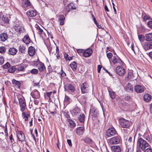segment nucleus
<instances>
[{
	"label": "nucleus",
	"instance_id": "nucleus-1",
	"mask_svg": "<svg viewBox=\"0 0 152 152\" xmlns=\"http://www.w3.org/2000/svg\"><path fill=\"white\" fill-rule=\"evenodd\" d=\"M148 143L144 139L139 137L137 139V148L141 150H145L146 148L148 147Z\"/></svg>",
	"mask_w": 152,
	"mask_h": 152
},
{
	"label": "nucleus",
	"instance_id": "nucleus-2",
	"mask_svg": "<svg viewBox=\"0 0 152 152\" xmlns=\"http://www.w3.org/2000/svg\"><path fill=\"white\" fill-rule=\"evenodd\" d=\"M120 126L123 128H128L130 126L129 121L122 118L119 119Z\"/></svg>",
	"mask_w": 152,
	"mask_h": 152
},
{
	"label": "nucleus",
	"instance_id": "nucleus-3",
	"mask_svg": "<svg viewBox=\"0 0 152 152\" xmlns=\"http://www.w3.org/2000/svg\"><path fill=\"white\" fill-rule=\"evenodd\" d=\"M18 99L20 107V110L22 112H23L25 110L26 107L25 100L24 98H22L20 96H18Z\"/></svg>",
	"mask_w": 152,
	"mask_h": 152
},
{
	"label": "nucleus",
	"instance_id": "nucleus-4",
	"mask_svg": "<svg viewBox=\"0 0 152 152\" xmlns=\"http://www.w3.org/2000/svg\"><path fill=\"white\" fill-rule=\"evenodd\" d=\"M89 86L86 82L82 84L80 86V88L82 93L83 94L86 93L88 92Z\"/></svg>",
	"mask_w": 152,
	"mask_h": 152
},
{
	"label": "nucleus",
	"instance_id": "nucleus-5",
	"mask_svg": "<svg viewBox=\"0 0 152 152\" xmlns=\"http://www.w3.org/2000/svg\"><path fill=\"white\" fill-rule=\"evenodd\" d=\"M121 140L120 137L116 136L110 138L109 140V142L112 145L117 144L120 142Z\"/></svg>",
	"mask_w": 152,
	"mask_h": 152
},
{
	"label": "nucleus",
	"instance_id": "nucleus-6",
	"mask_svg": "<svg viewBox=\"0 0 152 152\" xmlns=\"http://www.w3.org/2000/svg\"><path fill=\"white\" fill-rule=\"evenodd\" d=\"M115 71L118 75L121 76L124 75L126 73L125 69L119 66L116 67L115 68Z\"/></svg>",
	"mask_w": 152,
	"mask_h": 152
},
{
	"label": "nucleus",
	"instance_id": "nucleus-7",
	"mask_svg": "<svg viewBox=\"0 0 152 152\" xmlns=\"http://www.w3.org/2000/svg\"><path fill=\"white\" fill-rule=\"evenodd\" d=\"M117 133L115 129L113 128L108 129L106 132V135L109 137L114 136Z\"/></svg>",
	"mask_w": 152,
	"mask_h": 152
},
{
	"label": "nucleus",
	"instance_id": "nucleus-8",
	"mask_svg": "<svg viewBox=\"0 0 152 152\" xmlns=\"http://www.w3.org/2000/svg\"><path fill=\"white\" fill-rule=\"evenodd\" d=\"M64 88L65 91H70L72 92H74L75 90V88L74 86L70 84L66 83L65 84Z\"/></svg>",
	"mask_w": 152,
	"mask_h": 152
},
{
	"label": "nucleus",
	"instance_id": "nucleus-9",
	"mask_svg": "<svg viewBox=\"0 0 152 152\" xmlns=\"http://www.w3.org/2000/svg\"><path fill=\"white\" fill-rule=\"evenodd\" d=\"M31 94L32 97L34 99H38L40 96V93L37 89L33 91L31 93Z\"/></svg>",
	"mask_w": 152,
	"mask_h": 152
},
{
	"label": "nucleus",
	"instance_id": "nucleus-10",
	"mask_svg": "<svg viewBox=\"0 0 152 152\" xmlns=\"http://www.w3.org/2000/svg\"><path fill=\"white\" fill-rule=\"evenodd\" d=\"M81 110L77 106H76L72 110V113L73 115L77 116L80 113Z\"/></svg>",
	"mask_w": 152,
	"mask_h": 152
},
{
	"label": "nucleus",
	"instance_id": "nucleus-11",
	"mask_svg": "<svg viewBox=\"0 0 152 152\" xmlns=\"http://www.w3.org/2000/svg\"><path fill=\"white\" fill-rule=\"evenodd\" d=\"M92 53V50L91 48H89L86 50H84L83 56L84 57H88L91 56Z\"/></svg>",
	"mask_w": 152,
	"mask_h": 152
},
{
	"label": "nucleus",
	"instance_id": "nucleus-12",
	"mask_svg": "<svg viewBox=\"0 0 152 152\" xmlns=\"http://www.w3.org/2000/svg\"><path fill=\"white\" fill-rule=\"evenodd\" d=\"M99 112L94 108L92 107L90 111L89 115L94 117H96L98 114Z\"/></svg>",
	"mask_w": 152,
	"mask_h": 152
},
{
	"label": "nucleus",
	"instance_id": "nucleus-13",
	"mask_svg": "<svg viewBox=\"0 0 152 152\" xmlns=\"http://www.w3.org/2000/svg\"><path fill=\"white\" fill-rule=\"evenodd\" d=\"M143 47L145 50H148L152 49V42H145Z\"/></svg>",
	"mask_w": 152,
	"mask_h": 152
},
{
	"label": "nucleus",
	"instance_id": "nucleus-14",
	"mask_svg": "<svg viewBox=\"0 0 152 152\" xmlns=\"http://www.w3.org/2000/svg\"><path fill=\"white\" fill-rule=\"evenodd\" d=\"M135 91L138 93H142L144 91L143 87L140 85H137L134 88Z\"/></svg>",
	"mask_w": 152,
	"mask_h": 152
},
{
	"label": "nucleus",
	"instance_id": "nucleus-15",
	"mask_svg": "<svg viewBox=\"0 0 152 152\" xmlns=\"http://www.w3.org/2000/svg\"><path fill=\"white\" fill-rule=\"evenodd\" d=\"M109 59L110 61V62L111 61H112V62L114 64H116L118 63V62H119L120 61L121 62L120 64L122 63V64H123V62H122V60L120 59L119 58H118L117 59L116 58H108Z\"/></svg>",
	"mask_w": 152,
	"mask_h": 152
},
{
	"label": "nucleus",
	"instance_id": "nucleus-16",
	"mask_svg": "<svg viewBox=\"0 0 152 152\" xmlns=\"http://www.w3.org/2000/svg\"><path fill=\"white\" fill-rule=\"evenodd\" d=\"M13 28L17 32L19 33L23 32V28L22 26L18 25L14 26Z\"/></svg>",
	"mask_w": 152,
	"mask_h": 152
},
{
	"label": "nucleus",
	"instance_id": "nucleus-17",
	"mask_svg": "<svg viewBox=\"0 0 152 152\" xmlns=\"http://www.w3.org/2000/svg\"><path fill=\"white\" fill-rule=\"evenodd\" d=\"M27 15L30 17H35L37 14V12L35 10H31L27 12Z\"/></svg>",
	"mask_w": 152,
	"mask_h": 152
},
{
	"label": "nucleus",
	"instance_id": "nucleus-18",
	"mask_svg": "<svg viewBox=\"0 0 152 152\" xmlns=\"http://www.w3.org/2000/svg\"><path fill=\"white\" fill-rule=\"evenodd\" d=\"M111 149L113 152H121V149L118 145L112 146Z\"/></svg>",
	"mask_w": 152,
	"mask_h": 152
},
{
	"label": "nucleus",
	"instance_id": "nucleus-19",
	"mask_svg": "<svg viewBox=\"0 0 152 152\" xmlns=\"http://www.w3.org/2000/svg\"><path fill=\"white\" fill-rule=\"evenodd\" d=\"M17 137L19 141L21 142H23L25 140V137L23 132H20L18 133Z\"/></svg>",
	"mask_w": 152,
	"mask_h": 152
},
{
	"label": "nucleus",
	"instance_id": "nucleus-20",
	"mask_svg": "<svg viewBox=\"0 0 152 152\" xmlns=\"http://www.w3.org/2000/svg\"><path fill=\"white\" fill-rule=\"evenodd\" d=\"M152 98V97L151 95L148 94H146L144 96L143 99L145 102H147L151 100Z\"/></svg>",
	"mask_w": 152,
	"mask_h": 152
},
{
	"label": "nucleus",
	"instance_id": "nucleus-21",
	"mask_svg": "<svg viewBox=\"0 0 152 152\" xmlns=\"http://www.w3.org/2000/svg\"><path fill=\"white\" fill-rule=\"evenodd\" d=\"M35 52V48L32 46H30L28 49V53L29 56H34Z\"/></svg>",
	"mask_w": 152,
	"mask_h": 152
},
{
	"label": "nucleus",
	"instance_id": "nucleus-22",
	"mask_svg": "<svg viewBox=\"0 0 152 152\" xmlns=\"http://www.w3.org/2000/svg\"><path fill=\"white\" fill-rule=\"evenodd\" d=\"M135 136L134 137V139L132 140V137H129L128 139V141L127 142V145H131L133 147L134 144Z\"/></svg>",
	"mask_w": 152,
	"mask_h": 152
},
{
	"label": "nucleus",
	"instance_id": "nucleus-23",
	"mask_svg": "<svg viewBox=\"0 0 152 152\" xmlns=\"http://www.w3.org/2000/svg\"><path fill=\"white\" fill-rule=\"evenodd\" d=\"M8 38V35L6 33H3L0 35V39L2 42L6 41Z\"/></svg>",
	"mask_w": 152,
	"mask_h": 152
},
{
	"label": "nucleus",
	"instance_id": "nucleus-24",
	"mask_svg": "<svg viewBox=\"0 0 152 152\" xmlns=\"http://www.w3.org/2000/svg\"><path fill=\"white\" fill-rule=\"evenodd\" d=\"M84 128L83 127H79L76 130L77 134L79 135L82 134L84 132Z\"/></svg>",
	"mask_w": 152,
	"mask_h": 152
},
{
	"label": "nucleus",
	"instance_id": "nucleus-25",
	"mask_svg": "<svg viewBox=\"0 0 152 152\" xmlns=\"http://www.w3.org/2000/svg\"><path fill=\"white\" fill-rule=\"evenodd\" d=\"M18 51L15 48H10L9 50L8 53L14 56L16 54Z\"/></svg>",
	"mask_w": 152,
	"mask_h": 152
},
{
	"label": "nucleus",
	"instance_id": "nucleus-26",
	"mask_svg": "<svg viewBox=\"0 0 152 152\" xmlns=\"http://www.w3.org/2000/svg\"><path fill=\"white\" fill-rule=\"evenodd\" d=\"M144 39L147 41H151L152 40V34L149 33L146 34L144 36Z\"/></svg>",
	"mask_w": 152,
	"mask_h": 152
},
{
	"label": "nucleus",
	"instance_id": "nucleus-27",
	"mask_svg": "<svg viewBox=\"0 0 152 152\" xmlns=\"http://www.w3.org/2000/svg\"><path fill=\"white\" fill-rule=\"evenodd\" d=\"M125 89L128 92H132L133 91V87L132 84L129 83L126 85Z\"/></svg>",
	"mask_w": 152,
	"mask_h": 152
},
{
	"label": "nucleus",
	"instance_id": "nucleus-28",
	"mask_svg": "<svg viewBox=\"0 0 152 152\" xmlns=\"http://www.w3.org/2000/svg\"><path fill=\"white\" fill-rule=\"evenodd\" d=\"M23 41L27 45L31 42V40L28 35L25 36L23 39Z\"/></svg>",
	"mask_w": 152,
	"mask_h": 152
},
{
	"label": "nucleus",
	"instance_id": "nucleus-29",
	"mask_svg": "<svg viewBox=\"0 0 152 152\" xmlns=\"http://www.w3.org/2000/svg\"><path fill=\"white\" fill-rule=\"evenodd\" d=\"M85 116L83 114H81L78 117L79 121L81 123L84 122Z\"/></svg>",
	"mask_w": 152,
	"mask_h": 152
},
{
	"label": "nucleus",
	"instance_id": "nucleus-30",
	"mask_svg": "<svg viewBox=\"0 0 152 152\" xmlns=\"http://www.w3.org/2000/svg\"><path fill=\"white\" fill-rule=\"evenodd\" d=\"M12 83L17 88H20L21 85L19 81L14 79L12 81Z\"/></svg>",
	"mask_w": 152,
	"mask_h": 152
},
{
	"label": "nucleus",
	"instance_id": "nucleus-31",
	"mask_svg": "<svg viewBox=\"0 0 152 152\" xmlns=\"http://www.w3.org/2000/svg\"><path fill=\"white\" fill-rule=\"evenodd\" d=\"M70 66L73 71H75L77 69V65L75 61H73L70 64Z\"/></svg>",
	"mask_w": 152,
	"mask_h": 152
},
{
	"label": "nucleus",
	"instance_id": "nucleus-32",
	"mask_svg": "<svg viewBox=\"0 0 152 152\" xmlns=\"http://www.w3.org/2000/svg\"><path fill=\"white\" fill-rule=\"evenodd\" d=\"M39 71L42 72L45 69V67L44 64L41 62L38 66Z\"/></svg>",
	"mask_w": 152,
	"mask_h": 152
},
{
	"label": "nucleus",
	"instance_id": "nucleus-33",
	"mask_svg": "<svg viewBox=\"0 0 152 152\" xmlns=\"http://www.w3.org/2000/svg\"><path fill=\"white\" fill-rule=\"evenodd\" d=\"M65 20V17L63 15H60L59 16V20L60 21V25H61L64 24V21Z\"/></svg>",
	"mask_w": 152,
	"mask_h": 152
},
{
	"label": "nucleus",
	"instance_id": "nucleus-34",
	"mask_svg": "<svg viewBox=\"0 0 152 152\" xmlns=\"http://www.w3.org/2000/svg\"><path fill=\"white\" fill-rule=\"evenodd\" d=\"M83 140L85 143L88 144H92L93 143V140L89 137H86Z\"/></svg>",
	"mask_w": 152,
	"mask_h": 152
},
{
	"label": "nucleus",
	"instance_id": "nucleus-35",
	"mask_svg": "<svg viewBox=\"0 0 152 152\" xmlns=\"http://www.w3.org/2000/svg\"><path fill=\"white\" fill-rule=\"evenodd\" d=\"M19 50L22 53H25L26 50L25 47L23 45H20L19 47Z\"/></svg>",
	"mask_w": 152,
	"mask_h": 152
},
{
	"label": "nucleus",
	"instance_id": "nucleus-36",
	"mask_svg": "<svg viewBox=\"0 0 152 152\" xmlns=\"http://www.w3.org/2000/svg\"><path fill=\"white\" fill-rule=\"evenodd\" d=\"M16 72L19 71H23L25 69L24 67L22 66H16Z\"/></svg>",
	"mask_w": 152,
	"mask_h": 152
},
{
	"label": "nucleus",
	"instance_id": "nucleus-37",
	"mask_svg": "<svg viewBox=\"0 0 152 152\" xmlns=\"http://www.w3.org/2000/svg\"><path fill=\"white\" fill-rule=\"evenodd\" d=\"M108 92L110 96L111 99H115L116 96V95L115 92L113 91H111L109 90H108Z\"/></svg>",
	"mask_w": 152,
	"mask_h": 152
},
{
	"label": "nucleus",
	"instance_id": "nucleus-38",
	"mask_svg": "<svg viewBox=\"0 0 152 152\" xmlns=\"http://www.w3.org/2000/svg\"><path fill=\"white\" fill-rule=\"evenodd\" d=\"M36 28L39 34H42L43 30L40 28L38 25L36 24Z\"/></svg>",
	"mask_w": 152,
	"mask_h": 152
},
{
	"label": "nucleus",
	"instance_id": "nucleus-39",
	"mask_svg": "<svg viewBox=\"0 0 152 152\" xmlns=\"http://www.w3.org/2000/svg\"><path fill=\"white\" fill-rule=\"evenodd\" d=\"M68 121L71 126L72 127H74L75 126L76 124L74 121L70 119H68Z\"/></svg>",
	"mask_w": 152,
	"mask_h": 152
},
{
	"label": "nucleus",
	"instance_id": "nucleus-40",
	"mask_svg": "<svg viewBox=\"0 0 152 152\" xmlns=\"http://www.w3.org/2000/svg\"><path fill=\"white\" fill-rule=\"evenodd\" d=\"M8 71L9 72L11 73L14 72L15 71H16V66H12L8 69Z\"/></svg>",
	"mask_w": 152,
	"mask_h": 152
},
{
	"label": "nucleus",
	"instance_id": "nucleus-41",
	"mask_svg": "<svg viewBox=\"0 0 152 152\" xmlns=\"http://www.w3.org/2000/svg\"><path fill=\"white\" fill-rule=\"evenodd\" d=\"M22 114L23 118H25V120L27 121L28 120V117L30 116L29 114H26L25 112H23Z\"/></svg>",
	"mask_w": 152,
	"mask_h": 152
},
{
	"label": "nucleus",
	"instance_id": "nucleus-42",
	"mask_svg": "<svg viewBox=\"0 0 152 152\" xmlns=\"http://www.w3.org/2000/svg\"><path fill=\"white\" fill-rule=\"evenodd\" d=\"M144 152H152V149L151 147L148 145V147L146 148L145 150H142Z\"/></svg>",
	"mask_w": 152,
	"mask_h": 152
},
{
	"label": "nucleus",
	"instance_id": "nucleus-43",
	"mask_svg": "<svg viewBox=\"0 0 152 152\" xmlns=\"http://www.w3.org/2000/svg\"><path fill=\"white\" fill-rule=\"evenodd\" d=\"M151 19L150 17L148 15H145L143 17V21L146 22L147 20H150Z\"/></svg>",
	"mask_w": 152,
	"mask_h": 152
},
{
	"label": "nucleus",
	"instance_id": "nucleus-44",
	"mask_svg": "<svg viewBox=\"0 0 152 152\" xmlns=\"http://www.w3.org/2000/svg\"><path fill=\"white\" fill-rule=\"evenodd\" d=\"M41 63V62L39 61L38 58L37 60L34 61L33 62V65L34 66H37L38 67L39 64Z\"/></svg>",
	"mask_w": 152,
	"mask_h": 152
},
{
	"label": "nucleus",
	"instance_id": "nucleus-45",
	"mask_svg": "<svg viewBox=\"0 0 152 152\" xmlns=\"http://www.w3.org/2000/svg\"><path fill=\"white\" fill-rule=\"evenodd\" d=\"M30 73L34 74H37L38 72V70L35 69H33L30 71Z\"/></svg>",
	"mask_w": 152,
	"mask_h": 152
},
{
	"label": "nucleus",
	"instance_id": "nucleus-46",
	"mask_svg": "<svg viewBox=\"0 0 152 152\" xmlns=\"http://www.w3.org/2000/svg\"><path fill=\"white\" fill-rule=\"evenodd\" d=\"M84 50L82 49H78L77 50V52L78 53L80 54V56H83V54H84Z\"/></svg>",
	"mask_w": 152,
	"mask_h": 152
},
{
	"label": "nucleus",
	"instance_id": "nucleus-47",
	"mask_svg": "<svg viewBox=\"0 0 152 152\" xmlns=\"http://www.w3.org/2000/svg\"><path fill=\"white\" fill-rule=\"evenodd\" d=\"M6 51V48L4 46L0 47V53H4Z\"/></svg>",
	"mask_w": 152,
	"mask_h": 152
},
{
	"label": "nucleus",
	"instance_id": "nucleus-48",
	"mask_svg": "<svg viewBox=\"0 0 152 152\" xmlns=\"http://www.w3.org/2000/svg\"><path fill=\"white\" fill-rule=\"evenodd\" d=\"M83 58V60L84 62L86 63L89 64L91 63V60L90 59L86 58Z\"/></svg>",
	"mask_w": 152,
	"mask_h": 152
},
{
	"label": "nucleus",
	"instance_id": "nucleus-49",
	"mask_svg": "<svg viewBox=\"0 0 152 152\" xmlns=\"http://www.w3.org/2000/svg\"><path fill=\"white\" fill-rule=\"evenodd\" d=\"M24 4L26 6H29L31 5V4L29 0H26L24 2Z\"/></svg>",
	"mask_w": 152,
	"mask_h": 152
},
{
	"label": "nucleus",
	"instance_id": "nucleus-50",
	"mask_svg": "<svg viewBox=\"0 0 152 152\" xmlns=\"http://www.w3.org/2000/svg\"><path fill=\"white\" fill-rule=\"evenodd\" d=\"M2 19L4 22L5 23H8L9 22V20L7 17H4L2 18Z\"/></svg>",
	"mask_w": 152,
	"mask_h": 152
},
{
	"label": "nucleus",
	"instance_id": "nucleus-51",
	"mask_svg": "<svg viewBox=\"0 0 152 152\" xmlns=\"http://www.w3.org/2000/svg\"><path fill=\"white\" fill-rule=\"evenodd\" d=\"M147 26L150 28H152V21L150 20L147 23Z\"/></svg>",
	"mask_w": 152,
	"mask_h": 152
},
{
	"label": "nucleus",
	"instance_id": "nucleus-52",
	"mask_svg": "<svg viewBox=\"0 0 152 152\" xmlns=\"http://www.w3.org/2000/svg\"><path fill=\"white\" fill-rule=\"evenodd\" d=\"M10 63L7 62L3 66V68L4 69L8 68L10 67Z\"/></svg>",
	"mask_w": 152,
	"mask_h": 152
},
{
	"label": "nucleus",
	"instance_id": "nucleus-53",
	"mask_svg": "<svg viewBox=\"0 0 152 152\" xmlns=\"http://www.w3.org/2000/svg\"><path fill=\"white\" fill-rule=\"evenodd\" d=\"M70 98L68 96L66 95L65 96V97L64 99V102H65L67 103L69 101L70 99Z\"/></svg>",
	"mask_w": 152,
	"mask_h": 152
},
{
	"label": "nucleus",
	"instance_id": "nucleus-54",
	"mask_svg": "<svg viewBox=\"0 0 152 152\" xmlns=\"http://www.w3.org/2000/svg\"><path fill=\"white\" fill-rule=\"evenodd\" d=\"M9 138L10 140L11 141L12 143H14V140L13 138H12V135L11 134L9 136Z\"/></svg>",
	"mask_w": 152,
	"mask_h": 152
},
{
	"label": "nucleus",
	"instance_id": "nucleus-55",
	"mask_svg": "<svg viewBox=\"0 0 152 152\" xmlns=\"http://www.w3.org/2000/svg\"><path fill=\"white\" fill-rule=\"evenodd\" d=\"M138 39L140 41H141L142 40V39L144 38V36L143 35L140 34L138 36Z\"/></svg>",
	"mask_w": 152,
	"mask_h": 152
},
{
	"label": "nucleus",
	"instance_id": "nucleus-56",
	"mask_svg": "<svg viewBox=\"0 0 152 152\" xmlns=\"http://www.w3.org/2000/svg\"><path fill=\"white\" fill-rule=\"evenodd\" d=\"M67 143L70 146H72V145L71 141L70 140L67 139Z\"/></svg>",
	"mask_w": 152,
	"mask_h": 152
},
{
	"label": "nucleus",
	"instance_id": "nucleus-57",
	"mask_svg": "<svg viewBox=\"0 0 152 152\" xmlns=\"http://www.w3.org/2000/svg\"><path fill=\"white\" fill-rule=\"evenodd\" d=\"M102 66L100 65H98L97 66V71L98 73H100Z\"/></svg>",
	"mask_w": 152,
	"mask_h": 152
},
{
	"label": "nucleus",
	"instance_id": "nucleus-58",
	"mask_svg": "<svg viewBox=\"0 0 152 152\" xmlns=\"http://www.w3.org/2000/svg\"><path fill=\"white\" fill-rule=\"evenodd\" d=\"M59 53V49L58 48V47L56 46V53H57V55L56 56V57H59V56L58 53Z\"/></svg>",
	"mask_w": 152,
	"mask_h": 152
},
{
	"label": "nucleus",
	"instance_id": "nucleus-59",
	"mask_svg": "<svg viewBox=\"0 0 152 152\" xmlns=\"http://www.w3.org/2000/svg\"><path fill=\"white\" fill-rule=\"evenodd\" d=\"M130 99V97L129 96H126L124 97V99L126 101H129Z\"/></svg>",
	"mask_w": 152,
	"mask_h": 152
},
{
	"label": "nucleus",
	"instance_id": "nucleus-60",
	"mask_svg": "<svg viewBox=\"0 0 152 152\" xmlns=\"http://www.w3.org/2000/svg\"><path fill=\"white\" fill-rule=\"evenodd\" d=\"M4 62V58H0V65L2 64Z\"/></svg>",
	"mask_w": 152,
	"mask_h": 152
},
{
	"label": "nucleus",
	"instance_id": "nucleus-61",
	"mask_svg": "<svg viewBox=\"0 0 152 152\" xmlns=\"http://www.w3.org/2000/svg\"><path fill=\"white\" fill-rule=\"evenodd\" d=\"M4 136V134L3 132L0 133V141L2 140L3 137Z\"/></svg>",
	"mask_w": 152,
	"mask_h": 152
},
{
	"label": "nucleus",
	"instance_id": "nucleus-62",
	"mask_svg": "<svg viewBox=\"0 0 152 152\" xmlns=\"http://www.w3.org/2000/svg\"><path fill=\"white\" fill-rule=\"evenodd\" d=\"M34 102L35 104L37 105L39 103V101L37 99H34Z\"/></svg>",
	"mask_w": 152,
	"mask_h": 152
},
{
	"label": "nucleus",
	"instance_id": "nucleus-63",
	"mask_svg": "<svg viewBox=\"0 0 152 152\" xmlns=\"http://www.w3.org/2000/svg\"><path fill=\"white\" fill-rule=\"evenodd\" d=\"M107 57H111L113 56V54L111 53H108L107 54Z\"/></svg>",
	"mask_w": 152,
	"mask_h": 152
},
{
	"label": "nucleus",
	"instance_id": "nucleus-64",
	"mask_svg": "<svg viewBox=\"0 0 152 152\" xmlns=\"http://www.w3.org/2000/svg\"><path fill=\"white\" fill-rule=\"evenodd\" d=\"M64 115L67 118H70L69 115L66 113H64Z\"/></svg>",
	"mask_w": 152,
	"mask_h": 152
}]
</instances>
